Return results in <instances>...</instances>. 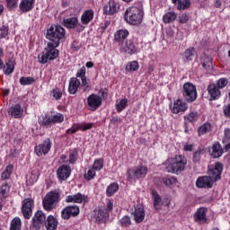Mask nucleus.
Returning <instances> with one entry per match:
<instances>
[{"label": "nucleus", "mask_w": 230, "mask_h": 230, "mask_svg": "<svg viewBox=\"0 0 230 230\" xmlns=\"http://www.w3.org/2000/svg\"><path fill=\"white\" fill-rule=\"evenodd\" d=\"M78 158V153L74 151L72 154L69 155V163L70 164H75L76 163V159Z\"/></svg>", "instance_id": "nucleus-57"}, {"label": "nucleus", "mask_w": 230, "mask_h": 230, "mask_svg": "<svg viewBox=\"0 0 230 230\" xmlns=\"http://www.w3.org/2000/svg\"><path fill=\"white\" fill-rule=\"evenodd\" d=\"M119 190V185L117 182H113L107 187L106 195L107 197H112Z\"/></svg>", "instance_id": "nucleus-36"}, {"label": "nucleus", "mask_w": 230, "mask_h": 230, "mask_svg": "<svg viewBox=\"0 0 230 230\" xmlns=\"http://www.w3.org/2000/svg\"><path fill=\"white\" fill-rule=\"evenodd\" d=\"M223 145H225V150H230V128L225 129V136L222 140Z\"/></svg>", "instance_id": "nucleus-35"}, {"label": "nucleus", "mask_w": 230, "mask_h": 230, "mask_svg": "<svg viewBox=\"0 0 230 230\" xmlns=\"http://www.w3.org/2000/svg\"><path fill=\"white\" fill-rule=\"evenodd\" d=\"M185 58H191L193 57H197V51L195 50V48H190L185 50L184 52Z\"/></svg>", "instance_id": "nucleus-50"}, {"label": "nucleus", "mask_w": 230, "mask_h": 230, "mask_svg": "<svg viewBox=\"0 0 230 230\" xmlns=\"http://www.w3.org/2000/svg\"><path fill=\"white\" fill-rule=\"evenodd\" d=\"M58 226V221L57 217H53L52 215L47 217V221H45V227L47 230H56Z\"/></svg>", "instance_id": "nucleus-28"}, {"label": "nucleus", "mask_w": 230, "mask_h": 230, "mask_svg": "<svg viewBox=\"0 0 230 230\" xmlns=\"http://www.w3.org/2000/svg\"><path fill=\"white\" fill-rule=\"evenodd\" d=\"M182 96L188 102L192 103L197 100V86L190 82H187L183 84Z\"/></svg>", "instance_id": "nucleus-5"}, {"label": "nucleus", "mask_w": 230, "mask_h": 230, "mask_svg": "<svg viewBox=\"0 0 230 230\" xmlns=\"http://www.w3.org/2000/svg\"><path fill=\"white\" fill-rule=\"evenodd\" d=\"M128 105V100L127 98L121 99L120 102L115 105L117 112H121L122 111H125Z\"/></svg>", "instance_id": "nucleus-38"}, {"label": "nucleus", "mask_w": 230, "mask_h": 230, "mask_svg": "<svg viewBox=\"0 0 230 230\" xmlns=\"http://www.w3.org/2000/svg\"><path fill=\"white\" fill-rule=\"evenodd\" d=\"M128 30L121 29L115 32L114 34V40L116 42H119V44H123V40L128 37Z\"/></svg>", "instance_id": "nucleus-26"}, {"label": "nucleus", "mask_w": 230, "mask_h": 230, "mask_svg": "<svg viewBox=\"0 0 230 230\" xmlns=\"http://www.w3.org/2000/svg\"><path fill=\"white\" fill-rule=\"evenodd\" d=\"M50 96H53L57 101L60 100V98H62V90L59 88L53 89L50 93Z\"/></svg>", "instance_id": "nucleus-49"}, {"label": "nucleus", "mask_w": 230, "mask_h": 230, "mask_svg": "<svg viewBox=\"0 0 230 230\" xmlns=\"http://www.w3.org/2000/svg\"><path fill=\"white\" fill-rule=\"evenodd\" d=\"M103 168V160L102 159H97L93 162V169L96 172H100Z\"/></svg>", "instance_id": "nucleus-52"}, {"label": "nucleus", "mask_w": 230, "mask_h": 230, "mask_svg": "<svg viewBox=\"0 0 230 230\" xmlns=\"http://www.w3.org/2000/svg\"><path fill=\"white\" fill-rule=\"evenodd\" d=\"M52 145L51 139L46 138L41 144L35 146L34 152L36 155H38V157H42V155L49 154Z\"/></svg>", "instance_id": "nucleus-9"}, {"label": "nucleus", "mask_w": 230, "mask_h": 230, "mask_svg": "<svg viewBox=\"0 0 230 230\" xmlns=\"http://www.w3.org/2000/svg\"><path fill=\"white\" fill-rule=\"evenodd\" d=\"M223 111L226 118H230V103L225 106Z\"/></svg>", "instance_id": "nucleus-63"}, {"label": "nucleus", "mask_w": 230, "mask_h": 230, "mask_svg": "<svg viewBox=\"0 0 230 230\" xmlns=\"http://www.w3.org/2000/svg\"><path fill=\"white\" fill-rule=\"evenodd\" d=\"M103 12L106 15H114V13L118 12V5L114 2H109V4L103 7Z\"/></svg>", "instance_id": "nucleus-33"}, {"label": "nucleus", "mask_w": 230, "mask_h": 230, "mask_svg": "<svg viewBox=\"0 0 230 230\" xmlns=\"http://www.w3.org/2000/svg\"><path fill=\"white\" fill-rule=\"evenodd\" d=\"M60 201V194L57 191H50L43 199V208L46 211H51L55 204Z\"/></svg>", "instance_id": "nucleus-8"}, {"label": "nucleus", "mask_w": 230, "mask_h": 230, "mask_svg": "<svg viewBox=\"0 0 230 230\" xmlns=\"http://www.w3.org/2000/svg\"><path fill=\"white\" fill-rule=\"evenodd\" d=\"M62 121H64V115L62 113H47L42 116L41 119H39V123L40 127H44L45 128H51L53 125L57 123H62Z\"/></svg>", "instance_id": "nucleus-4"}, {"label": "nucleus", "mask_w": 230, "mask_h": 230, "mask_svg": "<svg viewBox=\"0 0 230 230\" xmlns=\"http://www.w3.org/2000/svg\"><path fill=\"white\" fill-rule=\"evenodd\" d=\"M184 119H187L190 123H195V121L199 120V112L192 111L189 115L184 116Z\"/></svg>", "instance_id": "nucleus-41"}, {"label": "nucleus", "mask_w": 230, "mask_h": 230, "mask_svg": "<svg viewBox=\"0 0 230 230\" xmlns=\"http://www.w3.org/2000/svg\"><path fill=\"white\" fill-rule=\"evenodd\" d=\"M109 26H111V21L106 20L103 23L101 24V30H102V31H105L107 28H109Z\"/></svg>", "instance_id": "nucleus-62"}, {"label": "nucleus", "mask_w": 230, "mask_h": 230, "mask_svg": "<svg viewBox=\"0 0 230 230\" xmlns=\"http://www.w3.org/2000/svg\"><path fill=\"white\" fill-rule=\"evenodd\" d=\"M7 8L10 10H15L17 8V0H6Z\"/></svg>", "instance_id": "nucleus-56"}, {"label": "nucleus", "mask_w": 230, "mask_h": 230, "mask_svg": "<svg viewBox=\"0 0 230 230\" xmlns=\"http://www.w3.org/2000/svg\"><path fill=\"white\" fill-rule=\"evenodd\" d=\"M208 213L207 208H199L194 214V220L198 224H206L208 222V216L206 215Z\"/></svg>", "instance_id": "nucleus-15"}, {"label": "nucleus", "mask_w": 230, "mask_h": 230, "mask_svg": "<svg viewBox=\"0 0 230 230\" xmlns=\"http://www.w3.org/2000/svg\"><path fill=\"white\" fill-rule=\"evenodd\" d=\"M8 116H11V118L19 119L22 118V107H21V104H14L7 111Z\"/></svg>", "instance_id": "nucleus-22"}, {"label": "nucleus", "mask_w": 230, "mask_h": 230, "mask_svg": "<svg viewBox=\"0 0 230 230\" xmlns=\"http://www.w3.org/2000/svg\"><path fill=\"white\" fill-rule=\"evenodd\" d=\"M155 184H159L158 182H163L165 186L168 188L173 186V184H176L177 182V178L175 176H170L167 175L165 177L161 178H155L154 181Z\"/></svg>", "instance_id": "nucleus-21"}, {"label": "nucleus", "mask_w": 230, "mask_h": 230, "mask_svg": "<svg viewBox=\"0 0 230 230\" xmlns=\"http://www.w3.org/2000/svg\"><path fill=\"white\" fill-rule=\"evenodd\" d=\"M173 114H179L181 112H186L188 111V104L181 99H178L173 106L171 108Z\"/></svg>", "instance_id": "nucleus-17"}, {"label": "nucleus", "mask_w": 230, "mask_h": 230, "mask_svg": "<svg viewBox=\"0 0 230 230\" xmlns=\"http://www.w3.org/2000/svg\"><path fill=\"white\" fill-rule=\"evenodd\" d=\"M113 208H114V203L112 202V200L109 199L106 203V208L102 209H105V211H107V213L111 215V211H112Z\"/></svg>", "instance_id": "nucleus-59"}, {"label": "nucleus", "mask_w": 230, "mask_h": 230, "mask_svg": "<svg viewBox=\"0 0 230 230\" xmlns=\"http://www.w3.org/2000/svg\"><path fill=\"white\" fill-rule=\"evenodd\" d=\"M96 177V172H94V169L88 170L87 173L84 174L85 181H93Z\"/></svg>", "instance_id": "nucleus-53"}, {"label": "nucleus", "mask_w": 230, "mask_h": 230, "mask_svg": "<svg viewBox=\"0 0 230 230\" xmlns=\"http://www.w3.org/2000/svg\"><path fill=\"white\" fill-rule=\"evenodd\" d=\"M227 84H229V80L227 79V77H223V78H220L219 80H217L216 85L219 89H224V87L227 86Z\"/></svg>", "instance_id": "nucleus-48"}, {"label": "nucleus", "mask_w": 230, "mask_h": 230, "mask_svg": "<svg viewBox=\"0 0 230 230\" xmlns=\"http://www.w3.org/2000/svg\"><path fill=\"white\" fill-rule=\"evenodd\" d=\"M10 230H21V218L14 217L11 221Z\"/></svg>", "instance_id": "nucleus-43"}, {"label": "nucleus", "mask_w": 230, "mask_h": 230, "mask_svg": "<svg viewBox=\"0 0 230 230\" xmlns=\"http://www.w3.org/2000/svg\"><path fill=\"white\" fill-rule=\"evenodd\" d=\"M44 224H46V214L42 210H38L32 217L31 229L39 230Z\"/></svg>", "instance_id": "nucleus-10"}, {"label": "nucleus", "mask_w": 230, "mask_h": 230, "mask_svg": "<svg viewBox=\"0 0 230 230\" xmlns=\"http://www.w3.org/2000/svg\"><path fill=\"white\" fill-rule=\"evenodd\" d=\"M35 78L33 77H21L20 78V84L21 85H31V84H34Z\"/></svg>", "instance_id": "nucleus-47"}, {"label": "nucleus", "mask_w": 230, "mask_h": 230, "mask_svg": "<svg viewBox=\"0 0 230 230\" xmlns=\"http://www.w3.org/2000/svg\"><path fill=\"white\" fill-rule=\"evenodd\" d=\"M119 224L122 227H128L130 224H132V221L130 220V217L128 216H124L120 220Z\"/></svg>", "instance_id": "nucleus-51"}, {"label": "nucleus", "mask_w": 230, "mask_h": 230, "mask_svg": "<svg viewBox=\"0 0 230 230\" xmlns=\"http://www.w3.org/2000/svg\"><path fill=\"white\" fill-rule=\"evenodd\" d=\"M65 202L66 203L75 202V204H85V202H87V196L78 192L74 195L66 196Z\"/></svg>", "instance_id": "nucleus-14"}, {"label": "nucleus", "mask_w": 230, "mask_h": 230, "mask_svg": "<svg viewBox=\"0 0 230 230\" xmlns=\"http://www.w3.org/2000/svg\"><path fill=\"white\" fill-rule=\"evenodd\" d=\"M190 21V14L188 13H181L179 17L180 24H186Z\"/></svg>", "instance_id": "nucleus-55"}, {"label": "nucleus", "mask_w": 230, "mask_h": 230, "mask_svg": "<svg viewBox=\"0 0 230 230\" xmlns=\"http://www.w3.org/2000/svg\"><path fill=\"white\" fill-rule=\"evenodd\" d=\"M12 172H13V165L9 164L6 166L5 170L3 172L1 177L4 180L10 179V176L12 175Z\"/></svg>", "instance_id": "nucleus-42"}, {"label": "nucleus", "mask_w": 230, "mask_h": 230, "mask_svg": "<svg viewBox=\"0 0 230 230\" xmlns=\"http://www.w3.org/2000/svg\"><path fill=\"white\" fill-rule=\"evenodd\" d=\"M8 193H10V186H8L7 182H4L0 187V199H6L8 197Z\"/></svg>", "instance_id": "nucleus-37"}, {"label": "nucleus", "mask_w": 230, "mask_h": 230, "mask_svg": "<svg viewBox=\"0 0 230 230\" xmlns=\"http://www.w3.org/2000/svg\"><path fill=\"white\" fill-rule=\"evenodd\" d=\"M122 121L123 119H120L119 116H112L110 119V123L115 127H118Z\"/></svg>", "instance_id": "nucleus-54"}, {"label": "nucleus", "mask_w": 230, "mask_h": 230, "mask_svg": "<svg viewBox=\"0 0 230 230\" xmlns=\"http://www.w3.org/2000/svg\"><path fill=\"white\" fill-rule=\"evenodd\" d=\"M77 78H85V66H83L80 70L76 73Z\"/></svg>", "instance_id": "nucleus-61"}, {"label": "nucleus", "mask_w": 230, "mask_h": 230, "mask_svg": "<svg viewBox=\"0 0 230 230\" xmlns=\"http://www.w3.org/2000/svg\"><path fill=\"white\" fill-rule=\"evenodd\" d=\"M0 39H5V37L8 35V26L4 25L0 29Z\"/></svg>", "instance_id": "nucleus-58"}, {"label": "nucleus", "mask_w": 230, "mask_h": 230, "mask_svg": "<svg viewBox=\"0 0 230 230\" xmlns=\"http://www.w3.org/2000/svg\"><path fill=\"white\" fill-rule=\"evenodd\" d=\"M211 130V124L206 122L199 128V136H202L204 134H208Z\"/></svg>", "instance_id": "nucleus-45"}, {"label": "nucleus", "mask_w": 230, "mask_h": 230, "mask_svg": "<svg viewBox=\"0 0 230 230\" xmlns=\"http://www.w3.org/2000/svg\"><path fill=\"white\" fill-rule=\"evenodd\" d=\"M46 39L50 40L45 49V55L41 58H57L58 57V46L60 41L66 39V29L60 24H52L47 31Z\"/></svg>", "instance_id": "nucleus-1"}, {"label": "nucleus", "mask_w": 230, "mask_h": 230, "mask_svg": "<svg viewBox=\"0 0 230 230\" xmlns=\"http://www.w3.org/2000/svg\"><path fill=\"white\" fill-rule=\"evenodd\" d=\"M58 179L59 181H67L71 175V167L68 165H61L57 171Z\"/></svg>", "instance_id": "nucleus-18"}, {"label": "nucleus", "mask_w": 230, "mask_h": 230, "mask_svg": "<svg viewBox=\"0 0 230 230\" xmlns=\"http://www.w3.org/2000/svg\"><path fill=\"white\" fill-rule=\"evenodd\" d=\"M93 19H94V12L93 10H86L81 16V22L83 24H89Z\"/></svg>", "instance_id": "nucleus-32"}, {"label": "nucleus", "mask_w": 230, "mask_h": 230, "mask_svg": "<svg viewBox=\"0 0 230 230\" xmlns=\"http://www.w3.org/2000/svg\"><path fill=\"white\" fill-rule=\"evenodd\" d=\"M208 93L210 96V101L218 100L222 95V92H220V88L217 85V84H212L208 86Z\"/></svg>", "instance_id": "nucleus-20"}, {"label": "nucleus", "mask_w": 230, "mask_h": 230, "mask_svg": "<svg viewBox=\"0 0 230 230\" xmlns=\"http://www.w3.org/2000/svg\"><path fill=\"white\" fill-rule=\"evenodd\" d=\"M62 24L68 30H75L78 26V17L64 18Z\"/></svg>", "instance_id": "nucleus-24"}, {"label": "nucleus", "mask_w": 230, "mask_h": 230, "mask_svg": "<svg viewBox=\"0 0 230 230\" xmlns=\"http://www.w3.org/2000/svg\"><path fill=\"white\" fill-rule=\"evenodd\" d=\"M122 50L124 53H128V55H134V53H137V48H136V44L132 40H128L122 44Z\"/></svg>", "instance_id": "nucleus-23"}, {"label": "nucleus", "mask_w": 230, "mask_h": 230, "mask_svg": "<svg viewBox=\"0 0 230 230\" xmlns=\"http://www.w3.org/2000/svg\"><path fill=\"white\" fill-rule=\"evenodd\" d=\"M0 69H4V75H12L15 69V59H9L4 66V62L0 58Z\"/></svg>", "instance_id": "nucleus-16"}, {"label": "nucleus", "mask_w": 230, "mask_h": 230, "mask_svg": "<svg viewBox=\"0 0 230 230\" xmlns=\"http://www.w3.org/2000/svg\"><path fill=\"white\" fill-rule=\"evenodd\" d=\"M214 181L208 176L199 177L196 181L197 188H213Z\"/></svg>", "instance_id": "nucleus-19"}, {"label": "nucleus", "mask_w": 230, "mask_h": 230, "mask_svg": "<svg viewBox=\"0 0 230 230\" xmlns=\"http://www.w3.org/2000/svg\"><path fill=\"white\" fill-rule=\"evenodd\" d=\"M222 155H224V148H222L219 142H216L212 146L211 157H213V159H218L219 157H222Z\"/></svg>", "instance_id": "nucleus-25"}, {"label": "nucleus", "mask_w": 230, "mask_h": 230, "mask_svg": "<svg viewBox=\"0 0 230 230\" xmlns=\"http://www.w3.org/2000/svg\"><path fill=\"white\" fill-rule=\"evenodd\" d=\"M143 15L144 13L142 7L131 6L126 9L124 19L128 24L137 26V24H141V22H143Z\"/></svg>", "instance_id": "nucleus-3"}, {"label": "nucleus", "mask_w": 230, "mask_h": 230, "mask_svg": "<svg viewBox=\"0 0 230 230\" xmlns=\"http://www.w3.org/2000/svg\"><path fill=\"white\" fill-rule=\"evenodd\" d=\"M78 87H80V80L76 77H72L68 85V93L70 94H76L78 93Z\"/></svg>", "instance_id": "nucleus-29"}, {"label": "nucleus", "mask_w": 230, "mask_h": 230, "mask_svg": "<svg viewBox=\"0 0 230 230\" xmlns=\"http://www.w3.org/2000/svg\"><path fill=\"white\" fill-rule=\"evenodd\" d=\"M152 196L154 199L155 209H161V206H163V199H161V196H159V193H157L155 190L152 191Z\"/></svg>", "instance_id": "nucleus-34"}, {"label": "nucleus", "mask_w": 230, "mask_h": 230, "mask_svg": "<svg viewBox=\"0 0 230 230\" xmlns=\"http://www.w3.org/2000/svg\"><path fill=\"white\" fill-rule=\"evenodd\" d=\"M33 204H34V201H33V199L31 198H27L23 199L22 211L24 218L30 219L31 217V213H33V210L31 208H33Z\"/></svg>", "instance_id": "nucleus-13"}, {"label": "nucleus", "mask_w": 230, "mask_h": 230, "mask_svg": "<svg viewBox=\"0 0 230 230\" xmlns=\"http://www.w3.org/2000/svg\"><path fill=\"white\" fill-rule=\"evenodd\" d=\"M139 69V63L137 61L128 62L126 66V71H137Z\"/></svg>", "instance_id": "nucleus-46"}, {"label": "nucleus", "mask_w": 230, "mask_h": 230, "mask_svg": "<svg viewBox=\"0 0 230 230\" xmlns=\"http://www.w3.org/2000/svg\"><path fill=\"white\" fill-rule=\"evenodd\" d=\"M87 105L90 111H97L102 107V96L92 93L87 98Z\"/></svg>", "instance_id": "nucleus-12"}, {"label": "nucleus", "mask_w": 230, "mask_h": 230, "mask_svg": "<svg viewBox=\"0 0 230 230\" xmlns=\"http://www.w3.org/2000/svg\"><path fill=\"white\" fill-rule=\"evenodd\" d=\"M164 22L170 24V22H173L175 19H177V14L174 12H169L164 15Z\"/></svg>", "instance_id": "nucleus-39"}, {"label": "nucleus", "mask_w": 230, "mask_h": 230, "mask_svg": "<svg viewBox=\"0 0 230 230\" xmlns=\"http://www.w3.org/2000/svg\"><path fill=\"white\" fill-rule=\"evenodd\" d=\"M202 154L201 150L195 151L193 154V163L200 162V155Z\"/></svg>", "instance_id": "nucleus-60"}, {"label": "nucleus", "mask_w": 230, "mask_h": 230, "mask_svg": "<svg viewBox=\"0 0 230 230\" xmlns=\"http://www.w3.org/2000/svg\"><path fill=\"white\" fill-rule=\"evenodd\" d=\"M134 220L137 224H141L145 220V208L137 207L135 208Z\"/></svg>", "instance_id": "nucleus-31"}, {"label": "nucleus", "mask_w": 230, "mask_h": 230, "mask_svg": "<svg viewBox=\"0 0 230 230\" xmlns=\"http://www.w3.org/2000/svg\"><path fill=\"white\" fill-rule=\"evenodd\" d=\"M82 130L85 131V130H91V128H93V123H86L83 126H81Z\"/></svg>", "instance_id": "nucleus-64"}, {"label": "nucleus", "mask_w": 230, "mask_h": 230, "mask_svg": "<svg viewBox=\"0 0 230 230\" xmlns=\"http://www.w3.org/2000/svg\"><path fill=\"white\" fill-rule=\"evenodd\" d=\"M202 67L206 69V71H211L213 69V59L205 58L201 61Z\"/></svg>", "instance_id": "nucleus-40"}, {"label": "nucleus", "mask_w": 230, "mask_h": 230, "mask_svg": "<svg viewBox=\"0 0 230 230\" xmlns=\"http://www.w3.org/2000/svg\"><path fill=\"white\" fill-rule=\"evenodd\" d=\"M35 0H22L19 5L21 12H31L33 10V4Z\"/></svg>", "instance_id": "nucleus-27"}, {"label": "nucleus", "mask_w": 230, "mask_h": 230, "mask_svg": "<svg viewBox=\"0 0 230 230\" xmlns=\"http://www.w3.org/2000/svg\"><path fill=\"white\" fill-rule=\"evenodd\" d=\"M80 215V207L74 205V206H67L61 211V217L64 220H69L71 217H78Z\"/></svg>", "instance_id": "nucleus-11"}, {"label": "nucleus", "mask_w": 230, "mask_h": 230, "mask_svg": "<svg viewBox=\"0 0 230 230\" xmlns=\"http://www.w3.org/2000/svg\"><path fill=\"white\" fill-rule=\"evenodd\" d=\"M188 159L182 155H175L174 157L168 158L164 162V166L168 173H174L179 175L186 170Z\"/></svg>", "instance_id": "nucleus-2"}, {"label": "nucleus", "mask_w": 230, "mask_h": 230, "mask_svg": "<svg viewBox=\"0 0 230 230\" xmlns=\"http://www.w3.org/2000/svg\"><path fill=\"white\" fill-rule=\"evenodd\" d=\"M222 172H224V165L217 162L215 165L208 166V176L215 183L222 179Z\"/></svg>", "instance_id": "nucleus-7"}, {"label": "nucleus", "mask_w": 230, "mask_h": 230, "mask_svg": "<svg viewBox=\"0 0 230 230\" xmlns=\"http://www.w3.org/2000/svg\"><path fill=\"white\" fill-rule=\"evenodd\" d=\"M110 214L109 212H107V210L103 209V208H100L98 210V213L95 215V220L96 222H98L99 224L101 223H105L107 222V220L109 219Z\"/></svg>", "instance_id": "nucleus-30"}, {"label": "nucleus", "mask_w": 230, "mask_h": 230, "mask_svg": "<svg viewBox=\"0 0 230 230\" xmlns=\"http://www.w3.org/2000/svg\"><path fill=\"white\" fill-rule=\"evenodd\" d=\"M128 179L129 181H134L136 179H145L146 174L148 173V167L145 165H137L132 169H128Z\"/></svg>", "instance_id": "nucleus-6"}, {"label": "nucleus", "mask_w": 230, "mask_h": 230, "mask_svg": "<svg viewBox=\"0 0 230 230\" xmlns=\"http://www.w3.org/2000/svg\"><path fill=\"white\" fill-rule=\"evenodd\" d=\"M191 6V1L190 0H181L178 3L177 9L178 10H188Z\"/></svg>", "instance_id": "nucleus-44"}]
</instances>
